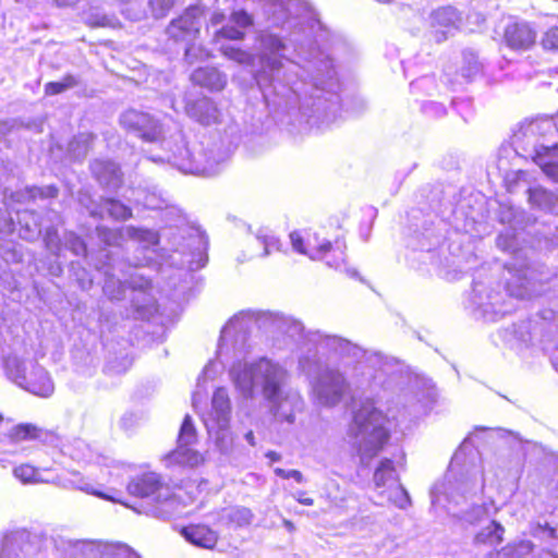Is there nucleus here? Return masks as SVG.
<instances>
[{
  "instance_id": "13d9d810",
  "label": "nucleus",
  "mask_w": 558,
  "mask_h": 558,
  "mask_svg": "<svg viewBox=\"0 0 558 558\" xmlns=\"http://www.w3.org/2000/svg\"><path fill=\"white\" fill-rule=\"evenodd\" d=\"M533 534L534 536L543 539H551L557 537L556 529L551 527L548 523H537L533 527Z\"/></svg>"
},
{
  "instance_id": "f257e3e1",
  "label": "nucleus",
  "mask_w": 558,
  "mask_h": 558,
  "mask_svg": "<svg viewBox=\"0 0 558 558\" xmlns=\"http://www.w3.org/2000/svg\"><path fill=\"white\" fill-rule=\"evenodd\" d=\"M252 1L269 26L290 35L284 39L265 29L257 36L260 68L255 80L268 108L294 121L333 122L340 109V85L332 60L311 39L322 27L317 13L306 0Z\"/></svg>"
},
{
  "instance_id": "20e7f679",
  "label": "nucleus",
  "mask_w": 558,
  "mask_h": 558,
  "mask_svg": "<svg viewBox=\"0 0 558 558\" xmlns=\"http://www.w3.org/2000/svg\"><path fill=\"white\" fill-rule=\"evenodd\" d=\"M485 480L483 471L477 468L456 474L449 471L440 485L430 492L432 504L444 507L448 513L470 524L488 519L496 510L493 500L476 504L477 495L483 493Z\"/></svg>"
},
{
  "instance_id": "ea45409f",
  "label": "nucleus",
  "mask_w": 558,
  "mask_h": 558,
  "mask_svg": "<svg viewBox=\"0 0 558 558\" xmlns=\"http://www.w3.org/2000/svg\"><path fill=\"white\" fill-rule=\"evenodd\" d=\"M253 518L254 514L248 508L240 506L227 509L223 514V519L239 527L250 525Z\"/></svg>"
},
{
  "instance_id": "4468645a",
  "label": "nucleus",
  "mask_w": 558,
  "mask_h": 558,
  "mask_svg": "<svg viewBox=\"0 0 558 558\" xmlns=\"http://www.w3.org/2000/svg\"><path fill=\"white\" fill-rule=\"evenodd\" d=\"M293 250L300 254L308 256L311 259H322L332 268L339 269L344 264L343 242L337 240L335 244L325 239H319L318 234H308L304 239L300 232L294 231L290 234Z\"/></svg>"
},
{
  "instance_id": "5701e85b",
  "label": "nucleus",
  "mask_w": 558,
  "mask_h": 558,
  "mask_svg": "<svg viewBox=\"0 0 558 558\" xmlns=\"http://www.w3.org/2000/svg\"><path fill=\"white\" fill-rule=\"evenodd\" d=\"M90 171L100 185L117 190L123 182V173L120 166L109 159H95L90 163Z\"/></svg>"
},
{
  "instance_id": "4c0bfd02",
  "label": "nucleus",
  "mask_w": 558,
  "mask_h": 558,
  "mask_svg": "<svg viewBox=\"0 0 558 558\" xmlns=\"http://www.w3.org/2000/svg\"><path fill=\"white\" fill-rule=\"evenodd\" d=\"M504 527L498 522L492 520L489 525L475 535V543L497 545L502 541Z\"/></svg>"
},
{
  "instance_id": "aec40b11",
  "label": "nucleus",
  "mask_w": 558,
  "mask_h": 558,
  "mask_svg": "<svg viewBox=\"0 0 558 558\" xmlns=\"http://www.w3.org/2000/svg\"><path fill=\"white\" fill-rule=\"evenodd\" d=\"M460 21L458 11L452 7H442L435 10L430 16L434 38L437 43L446 40L453 35Z\"/></svg>"
},
{
  "instance_id": "72a5a7b5",
  "label": "nucleus",
  "mask_w": 558,
  "mask_h": 558,
  "mask_svg": "<svg viewBox=\"0 0 558 558\" xmlns=\"http://www.w3.org/2000/svg\"><path fill=\"white\" fill-rule=\"evenodd\" d=\"M527 194L531 206L543 211H551L557 203L556 194L542 186L527 189Z\"/></svg>"
},
{
  "instance_id": "0e129e2a",
  "label": "nucleus",
  "mask_w": 558,
  "mask_h": 558,
  "mask_svg": "<svg viewBox=\"0 0 558 558\" xmlns=\"http://www.w3.org/2000/svg\"><path fill=\"white\" fill-rule=\"evenodd\" d=\"M305 493L304 492H296L293 494V497L295 500H298L301 505H304V506H313L314 505V500L312 498H306L304 497Z\"/></svg>"
},
{
  "instance_id": "69168bd1",
  "label": "nucleus",
  "mask_w": 558,
  "mask_h": 558,
  "mask_svg": "<svg viewBox=\"0 0 558 558\" xmlns=\"http://www.w3.org/2000/svg\"><path fill=\"white\" fill-rule=\"evenodd\" d=\"M118 550L120 556H124L126 558H140V556L126 545L119 546Z\"/></svg>"
},
{
  "instance_id": "3c124183",
  "label": "nucleus",
  "mask_w": 558,
  "mask_h": 558,
  "mask_svg": "<svg viewBox=\"0 0 558 558\" xmlns=\"http://www.w3.org/2000/svg\"><path fill=\"white\" fill-rule=\"evenodd\" d=\"M71 270L82 290H89L93 286V279L85 268L80 267L78 263H71Z\"/></svg>"
},
{
  "instance_id": "09e8293b",
  "label": "nucleus",
  "mask_w": 558,
  "mask_h": 558,
  "mask_svg": "<svg viewBox=\"0 0 558 558\" xmlns=\"http://www.w3.org/2000/svg\"><path fill=\"white\" fill-rule=\"evenodd\" d=\"M223 54L229 58L230 60H233L240 64H251L253 63V54L244 51L238 47L234 46H225L222 48Z\"/></svg>"
},
{
  "instance_id": "412c9836",
  "label": "nucleus",
  "mask_w": 558,
  "mask_h": 558,
  "mask_svg": "<svg viewBox=\"0 0 558 558\" xmlns=\"http://www.w3.org/2000/svg\"><path fill=\"white\" fill-rule=\"evenodd\" d=\"M58 485L65 489H77V490L99 497L105 500L120 502L119 499L114 498L113 496H111L109 494L104 493L102 484H100L89 477H85L78 472H71L64 476H59Z\"/></svg>"
},
{
  "instance_id": "de8ad7c7",
  "label": "nucleus",
  "mask_w": 558,
  "mask_h": 558,
  "mask_svg": "<svg viewBox=\"0 0 558 558\" xmlns=\"http://www.w3.org/2000/svg\"><path fill=\"white\" fill-rule=\"evenodd\" d=\"M256 241L263 246L262 257L270 255L274 251H279V240L272 234L259 231L256 235Z\"/></svg>"
},
{
  "instance_id": "680f3d73",
  "label": "nucleus",
  "mask_w": 558,
  "mask_h": 558,
  "mask_svg": "<svg viewBox=\"0 0 558 558\" xmlns=\"http://www.w3.org/2000/svg\"><path fill=\"white\" fill-rule=\"evenodd\" d=\"M14 126L13 120H0V141L3 140V137L11 132V130Z\"/></svg>"
},
{
  "instance_id": "2eb2a0df",
  "label": "nucleus",
  "mask_w": 558,
  "mask_h": 558,
  "mask_svg": "<svg viewBox=\"0 0 558 558\" xmlns=\"http://www.w3.org/2000/svg\"><path fill=\"white\" fill-rule=\"evenodd\" d=\"M59 190L54 185L46 186H26L24 190L12 191L4 189L2 204L4 208L0 207V232L11 233L15 229L14 220L9 210L15 211L19 206L29 205L37 199L46 201L56 198Z\"/></svg>"
},
{
  "instance_id": "423d86ee",
  "label": "nucleus",
  "mask_w": 558,
  "mask_h": 558,
  "mask_svg": "<svg viewBox=\"0 0 558 558\" xmlns=\"http://www.w3.org/2000/svg\"><path fill=\"white\" fill-rule=\"evenodd\" d=\"M229 347L232 348L238 359L246 355V353L240 355L229 340L226 342L221 355H219V349L217 350V356L221 362L225 351H228ZM229 373L235 388L245 399H253L257 393L265 400L274 399L279 391L286 389L289 379L288 371L280 363L267 357H260L251 363L238 360L232 364Z\"/></svg>"
},
{
  "instance_id": "f704fd0d",
  "label": "nucleus",
  "mask_w": 558,
  "mask_h": 558,
  "mask_svg": "<svg viewBox=\"0 0 558 558\" xmlns=\"http://www.w3.org/2000/svg\"><path fill=\"white\" fill-rule=\"evenodd\" d=\"M533 549L531 541L521 539L502 547L498 551H489L484 558H523Z\"/></svg>"
},
{
  "instance_id": "49530a36",
  "label": "nucleus",
  "mask_w": 558,
  "mask_h": 558,
  "mask_svg": "<svg viewBox=\"0 0 558 558\" xmlns=\"http://www.w3.org/2000/svg\"><path fill=\"white\" fill-rule=\"evenodd\" d=\"M63 247L71 251L75 256H85L87 251L85 242L73 232L64 234Z\"/></svg>"
},
{
  "instance_id": "79ce46f5",
  "label": "nucleus",
  "mask_w": 558,
  "mask_h": 558,
  "mask_svg": "<svg viewBox=\"0 0 558 558\" xmlns=\"http://www.w3.org/2000/svg\"><path fill=\"white\" fill-rule=\"evenodd\" d=\"M14 476L24 484H36L48 482L41 476V473L36 468L29 464H21L13 470Z\"/></svg>"
},
{
  "instance_id": "4d7b16f0",
  "label": "nucleus",
  "mask_w": 558,
  "mask_h": 558,
  "mask_svg": "<svg viewBox=\"0 0 558 558\" xmlns=\"http://www.w3.org/2000/svg\"><path fill=\"white\" fill-rule=\"evenodd\" d=\"M175 0H150L153 15L156 19L163 17L173 7Z\"/></svg>"
},
{
  "instance_id": "1a4fd4ad",
  "label": "nucleus",
  "mask_w": 558,
  "mask_h": 558,
  "mask_svg": "<svg viewBox=\"0 0 558 558\" xmlns=\"http://www.w3.org/2000/svg\"><path fill=\"white\" fill-rule=\"evenodd\" d=\"M389 424L386 415L372 403H365L354 412L348 437L362 462L373 459L383 449L390 437Z\"/></svg>"
},
{
  "instance_id": "b1692460",
  "label": "nucleus",
  "mask_w": 558,
  "mask_h": 558,
  "mask_svg": "<svg viewBox=\"0 0 558 558\" xmlns=\"http://www.w3.org/2000/svg\"><path fill=\"white\" fill-rule=\"evenodd\" d=\"M35 551L31 534L26 531H16L7 535L1 544L0 558L28 557Z\"/></svg>"
},
{
  "instance_id": "ddd939ff",
  "label": "nucleus",
  "mask_w": 558,
  "mask_h": 558,
  "mask_svg": "<svg viewBox=\"0 0 558 558\" xmlns=\"http://www.w3.org/2000/svg\"><path fill=\"white\" fill-rule=\"evenodd\" d=\"M231 401L228 391L223 387L215 390L211 399V409L203 416L209 437L216 448L228 454L233 448V435L230 430Z\"/></svg>"
},
{
  "instance_id": "864d4df0",
  "label": "nucleus",
  "mask_w": 558,
  "mask_h": 558,
  "mask_svg": "<svg viewBox=\"0 0 558 558\" xmlns=\"http://www.w3.org/2000/svg\"><path fill=\"white\" fill-rule=\"evenodd\" d=\"M96 233L98 239L106 245H117L120 240L119 232L107 227H97Z\"/></svg>"
},
{
  "instance_id": "f8f14e48",
  "label": "nucleus",
  "mask_w": 558,
  "mask_h": 558,
  "mask_svg": "<svg viewBox=\"0 0 558 558\" xmlns=\"http://www.w3.org/2000/svg\"><path fill=\"white\" fill-rule=\"evenodd\" d=\"M126 492L135 497L153 498L157 505L150 510V514L155 518L167 520L174 513L175 500L172 493L155 472L135 476L128 474Z\"/></svg>"
},
{
  "instance_id": "338daca9",
  "label": "nucleus",
  "mask_w": 558,
  "mask_h": 558,
  "mask_svg": "<svg viewBox=\"0 0 558 558\" xmlns=\"http://www.w3.org/2000/svg\"><path fill=\"white\" fill-rule=\"evenodd\" d=\"M433 80L430 77H422L411 83L412 88H420L427 84H430Z\"/></svg>"
},
{
  "instance_id": "052dcab7",
  "label": "nucleus",
  "mask_w": 558,
  "mask_h": 558,
  "mask_svg": "<svg viewBox=\"0 0 558 558\" xmlns=\"http://www.w3.org/2000/svg\"><path fill=\"white\" fill-rule=\"evenodd\" d=\"M275 474L281 478H293L298 483H303L304 482V476L303 474L298 471V470H284V469H281V468H276L275 469Z\"/></svg>"
},
{
  "instance_id": "4be33fe9",
  "label": "nucleus",
  "mask_w": 558,
  "mask_h": 558,
  "mask_svg": "<svg viewBox=\"0 0 558 558\" xmlns=\"http://www.w3.org/2000/svg\"><path fill=\"white\" fill-rule=\"evenodd\" d=\"M186 114L202 125H213L221 122V112L213 99L201 97L189 100L185 105Z\"/></svg>"
},
{
  "instance_id": "f03ea898",
  "label": "nucleus",
  "mask_w": 558,
  "mask_h": 558,
  "mask_svg": "<svg viewBox=\"0 0 558 558\" xmlns=\"http://www.w3.org/2000/svg\"><path fill=\"white\" fill-rule=\"evenodd\" d=\"M254 328L263 329L271 335H284L301 343V354L312 350V354H335L337 359L355 364L356 375L364 383L384 385L383 376L391 374L398 365V360L385 355L380 351H368L359 344L338 335L325 333L320 330L305 331L303 324L292 317L271 312H254L251 310L235 314L222 328L219 339V355L222 354L227 341L244 355L250 349V335Z\"/></svg>"
},
{
  "instance_id": "58836bf2",
  "label": "nucleus",
  "mask_w": 558,
  "mask_h": 558,
  "mask_svg": "<svg viewBox=\"0 0 558 558\" xmlns=\"http://www.w3.org/2000/svg\"><path fill=\"white\" fill-rule=\"evenodd\" d=\"M13 441H22L28 439H39L44 435V430L33 424H19L12 426L8 433Z\"/></svg>"
},
{
  "instance_id": "e2e57ef3",
  "label": "nucleus",
  "mask_w": 558,
  "mask_h": 558,
  "mask_svg": "<svg viewBox=\"0 0 558 558\" xmlns=\"http://www.w3.org/2000/svg\"><path fill=\"white\" fill-rule=\"evenodd\" d=\"M135 418L133 413H125L120 420L121 427L124 429L131 428L135 423Z\"/></svg>"
},
{
  "instance_id": "bf43d9fd",
  "label": "nucleus",
  "mask_w": 558,
  "mask_h": 558,
  "mask_svg": "<svg viewBox=\"0 0 558 558\" xmlns=\"http://www.w3.org/2000/svg\"><path fill=\"white\" fill-rule=\"evenodd\" d=\"M132 365V361L125 355L121 359V362L117 364L114 361H109L106 365V369L110 374H121L126 372Z\"/></svg>"
},
{
  "instance_id": "6e6552de",
  "label": "nucleus",
  "mask_w": 558,
  "mask_h": 558,
  "mask_svg": "<svg viewBox=\"0 0 558 558\" xmlns=\"http://www.w3.org/2000/svg\"><path fill=\"white\" fill-rule=\"evenodd\" d=\"M522 149L525 157L533 159L543 172L558 182V126L551 119H537L522 125L514 135V143Z\"/></svg>"
},
{
  "instance_id": "a18cd8bd",
  "label": "nucleus",
  "mask_w": 558,
  "mask_h": 558,
  "mask_svg": "<svg viewBox=\"0 0 558 558\" xmlns=\"http://www.w3.org/2000/svg\"><path fill=\"white\" fill-rule=\"evenodd\" d=\"M44 243L46 248L57 256L58 258L62 255L63 243L59 239L58 232L53 227H46L44 235Z\"/></svg>"
},
{
  "instance_id": "9b49d317",
  "label": "nucleus",
  "mask_w": 558,
  "mask_h": 558,
  "mask_svg": "<svg viewBox=\"0 0 558 558\" xmlns=\"http://www.w3.org/2000/svg\"><path fill=\"white\" fill-rule=\"evenodd\" d=\"M161 217L170 227H184L179 229L180 234L173 235V250L183 254L189 253L191 258L186 262L190 270L203 268L208 260V238L198 227L185 226L186 218L183 210L173 203L172 198L161 210Z\"/></svg>"
},
{
  "instance_id": "e433bc0d",
  "label": "nucleus",
  "mask_w": 558,
  "mask_h": 558,
  "mask_svg": "<svg viewBox=\"0 0 558 558\" xmlns=\"http://www.w3.org/2000/svg\"><path fill=\"white\" fill-rule=\"evenodd\" d=\"M171 199L170 195L158 186L147 189L143 196L144 207L151 210H162Z\"/></svg>"
},
{
  "instance_id": "dca6fc26",
  "label": "nucleus",
  "mask_w": 558,
  "mask_h": 558,
  "mask_svg": "<svg viewBox=\"0 0 558 558\" xmlns=\"http://www.w3.org/2000/svg\"><path fill=\"white\" fill-rule=\"evenodd\" d=\"M196 439L197 434L193 420L186 414L180 427L177 449L166 456L167 463L189 466L198 465L203 458L199 452L191 448L196 442Z\"/></svg>"
},
{
  "instance_id": "bb28decb",
  "label": "nucleus",
  "mask_w": 558,
  "mask_h": 558,
  "mask_svg": "<svg viewBox=\"0 0 558 558\" xmlns=\"http://www.w3.org/2000/svg\"><path fill=\"white\" fill-rule=\"evenodd\" d=\"M230 23L223 26L218 34L231 40H242L245 36V29L254 25V19L250 13L241 9L232 12Z\"/></svg>"
},
{
  "instance_id": "cd10ccee",
  "label": "nucleus",
  "mask_w": 558,
  "mask_h": 558,
  "mask_svg": "<svg viewBox=\"0 0 558 558\" xmlns=\"http://www.w3.org/2000/svg\"><path fill=\"white\" fill-rule=\"evenodd\" d=\"M90 216L104 218L105 215L114 220H126L132 217V209L116 198H104L99 204L87 207Z\"/></svg>"
},
{
  "instance_id": "2f4dec72",
  "label": "nucleus",
  "mask_w": 558,
  "mask_h": 558,
  "mask_svg": "<svg viewBox=\"0 0 558 558\" xmlns=\"http://www.w3.org/2000/svg\"><path fill=\"white\" fill-rule=\"evenodd\" d=\"M96 136L89 132L75 135L68 145V155L72 160L82 161L93 147Z\"/></svg>"
},
{
  "instance_id": "7c9ffc66",
  "label": "nucleus",
  "mask_w": 558,
  "mask_h": 558,
  "mask_svg": "<svg viewBox=\"0 0 558 558\" xmlns=\"http://www.w3.org/2000/svg\"><path fill=\"white\" fill-rule=\"evenodd\" d=\"M481 69L477 56L473 51H464L459 73L456 74L454 80L448 77V83L453 87L456 84L470 82L480 74Z\"/></svg>"
},
{
  "instance_id": "8fccbe9b",
  "label": "nucleus",
  "mask_w": 558,
  "mask_h": 558,
  "mask_svg": "<svg viewBox=\"0 0 558 558\" xmlns=\"http://www.w3.org/2000/svg\"><path fill=\"white\" fill-rule=\"evenodd\" d=\"M185 60L193 64L196 61H202L209 58V52L201 46L195 45L193 41L185 43Z\"/></svg>"
},
{
  "instance_id": "c756f323",
  "label": "nucleus",
  "mask_w": 558,
  "mask_h": 558,
  "mask_svg": "<svg viewBox=\"0 0 558 558\" xmlns=\"http://www.w3.org/2000/svg\"><path fill=\"white\" fill-rule=\"evenodd\" d=\"M187 542L203 548H213L218 539L217 533L206 525H191L182 530Z\"/></svg>"
},
{
  "instance_id": "774afa93",
  "label": "nucleus",
  "mask_w": 558,
  "mask_h": 558,
  "mask_svg": "<svg viewBox=\"0 0 558 558\" xmlns=\"http://www.w3.org/2000/svg\"><path fill=\"white\" fill-rule=\"evenodd\" d=\"M244 438L245 440L251 445V446H255L256 445V441H255V436H254V433L252 430H248L245 435H244Z\"/></svg>"
},
{
  "instance_id": "a211bd4d",
  "label": "nucleus",
  "mask_w": 558,
  "mask_h": 558,
  "mask_svg": "<svg viewBox=\"0 0 558 558\" xmlns=\"http://www.w3.org/2000/svg\"><path fill=\"white\" fill-rule=\"evenodd\" d=\"M104 272L105 282L102 290L105 295L110 300H123L126 296L128 290H132V292L138 291L144 294V298H146V293L151 287V281L144 275H132L126 283L122 282L119 278H116L109 269H105Z\"/></svg>"
},
{
  "instance_id": "a19ab883",
  "label": "nucleus",
  "mask_w": 558,
  "mask_h": 558,
  "mask_svg": "<svg viewBox=\"0 0 558 558\" xmlns=\"http://www.w3.org/2000/svg\"><path fill=\"white\" fill-rule=\"evenodd\" d=\"M386 494L387 499L400 509H407L411 505V498L408 490L400 484L396 483L392 487H387L381 492Z\"/></svg>"
},
{
  "instance_id": "c85d7f7f",
  "label": "nucleus",
  "mask_w": 558,
  "mask_h": 558,
  "mask_svg": "<svg viewBox=\"0 0 558 558\" xmlns=\"http://www.w3.org/2000/svg\"><path fill=\"white\" fill-rule=\"evenodd\" d=\"M191 78L193 83L210 90H221L227 84V75L211 66L196 69L192 73Z\"/></svg>"
},
{
  "instance_id": "6e6d98bb",
  "label": "nucleus",
  "mask_w": 558,
  "mask_h": 558,
  "mask_svg": "<svg viewBox=\"0 0 558 558\" xmlns=\"http://www.w3.org/2000/svg\"><path fill=\"white\" fill-rule=\"evenodd\" d=\"M422 112L429 118H441L446 116V107L436 101H426L422 105Z\"/></svg>"
},
{
  "instance_id": "393cba45",
  "label": "nucleus",
  "mask_w": 558,
  "mask_h": 558,
  "mask_svg": "<svg viewBox=\"0 0 558 558\" xmlns=\"http://www.w3.org/2000/svg\"><path fill=\"white\" fill-rule=\"evenodd\" d=\"M504 37L511 49L527 50L535 44L536 32L526 22H515L506 27Z\"/></svg>"
},
{
  "instance_id": "0eeeda50",
  "label": "nucleus",
  "mask_w": 558,
  "mask_h": 558,
  "mask_svg": "<svg viewBox=\"0 0 558 558\" xmlns=\"http://www.w3.org/2000/svg\"><path fill=\"white\" fill-rule=\"evenodd\" d=\"M0 361L7 377L19 387L44 398L53 393L54 385L49 373L31 359V352L23 343L14 342L7 352L0 335Z\"/></svg>"
},
{
  "instance_id": "6ab92c4d",
  "label": "nucleus",
  "mask_w": 558,
  "mask_h": 558,
  "mask_svg": "<svg viewBox=\"0 0 558 558\" xmlns=\"http://www.w3.org/2000/svg\"><path fill=\"white\" fill-rule=\"evenodd\" d=\"M269 404L270 412L278 422L293 424L295 421V412L303 409V399L301 395L292 389H283L279 391L274 399H266Z\"/></svg>"
},
{
  "instance_id": "f3484780",
  "label": "nucleus",
  "mask_w": 558,
  "mask_h": 558,
  "mask_svg": "<svg viewBox=\"0 0 558 558\" xmlns=\"http://www.w3.org/2000/svg\"><path fill=\"white\" fill-rule=\"evenodd\" d=\"M203 10L197 5L189 7L182 15L171 21L167 27L169 38L179 43H190L198 36Z\"/></svg>"
},
{
  "instance_id": "7ed1b4c3",
  "label": "nucleus",
  "mask_w": 558,
  "mask_h": 558,
  "mask_svg": "<svg viewBox=\"0 0 558 558\" xmlns=\"http://www.w3.org/2000/svg\"><path fill=\"white\" fill-rule=\"evenodd\" d=\"M121 126L147 143H160L162 156H149L154 162H168L183 173L213 177L219 173L227 153L216 142L190 143L181 131L165 138L162 123L154 116L129 109L119 118Z\"/></svg>"
},
{
  "instance_id": "5fc2aeb1",
  "label": "nucleus",
  "mask_w": 558,
  "mask_h": 558,
  "mask_svg": "<svg viewBox=\"0 0 558 558\" xmlns=\"http://www.w3.org/2000/svg\"><path fill=\"white\" fill-rule=\"evenodd\" d=\"M526 175L527 173L523 170L507 172V174L505 175V183L507 185V190L510 193H513L518 185L520 184V182L526 180Z\"/></svg>"
},
{
  "instance_id": "9d476101",
  "label": "nucleus",
  "mask_w": 558,
  "mask_h": 558,
  "mask_svg": "<svg viewBox=\"0 0 558 558\" xmlns=\"http://www.w3.org/2000/svg\"><path fill=\"white\" fill-rule=\"evenodd\" d=\"M326 356L337 357L335 354H317V351L312 354L310 349L306 354L299 356V368L311 379L317 403L332 408L342 400L348 383L341 372L327 367Z\"/></svg>"
},
{
  "instance_id": "37998d69",
  "label": "nucleus",
  "mask_w": 558,
  "mask_h": 558,
  "mask_svg": "<svg viewBox=\"0 0 558 558\" xmlns=\"http://www.w3.org/2000/svg\"><path fill=\"white\" fill-rule=\"evenodd\" d=\"M501 336L510 345L527 343L530 341L526 324L513 325L511 329H505Z\"/></svg>"
},
{
  "instance_id": "a878e982",
  "label": "nucleus",
  "mask_w": 558,
  "mask_h": 558,
  "mask_svg": "<svg viewBox=\"0 0 558 558\" xmlns=\"http://www.w3.org/2000/svg\"><path fill=\"white\" fill-rule=\"evenodd\" d=\"M19 235L28 242L36 241L43 233V225L39 215L28 207L15 209Z\"/></svg>"
},
{
  "instance_id": "603ef678",
  "label": "nucleus",
  "mask_w": 558,
  "mask_h": 558,
  "mask_svg": "<svg viewBox=\"0 0 558 558\" xmlns=\"http://www.w3.org/2000/svg\"><path fill=\"white\" fill-rule=\"evenodd\" d=\"M541 46L546 51L558 52V26H553L543 34Z\"/></svg>"
},
{
  "instance_id": "39448f33",
  "label": "nucleus",
  "mask_w": 558,
  "mask_h": 558,
  "mask_svg": "<svg viewBox=\"0 0 558 558\" xmlns=\"http://www.w3.org/2000/svg\"><path fill=\"white\" fill-rule=\"evenodd\" d=\"M502 278L506 281L505 289L495 290L492 278L482 279V271L473 279V287L468 300V307L473 314L487 322H496L506 314L514 311L513 299L523 300L531 298L535 292L530 270L507 268Z\"/></svg>"
},
{
  "instance_id": "c9c22d12",
  "label": "nucleus",
  "mask_w": 558,
  "mask_h": 558,
  "mask_svg": "<svg viewBox=\"0 0 558 558\" xmlns=\"http://www.w3.org/2000/svg\"><path fill=\"white\" fill-rule=\"evenodd\" d=\"M128 236L138 243L142 250L146 253H153L150 250L159 242L158 233L150 229L136 228L129 226L125 228Z\"/></svg>"
},
{
  "instance_id": "473e14b6",
  "label": "nucleus",
  "mask_w": 558,
  "mask_h": 558,
  "mask_svg": "<svg viewBox=\"0 0 558 558\" xmlns=\"http://www.w3.org/2000/svg\"><path fill=\"white\" fill-rule=\"evenodd\" d=\"M374 483L377 488L392 487L399 481V475L390 459H383L374 472Z\"/></svg>"
},
{
  "instance_id": "c03bdc74",
  "label": "nucleus",
  "mask_w": 558,
  "mask_h": 558,
  "mask_svg": "<svg viewBox=\"0 0 558 558\" xmlns=\"http://www.w3.org/2000/svg\"><path fill=\"white\" fill-rule=\"evenodd\" d=\"M80 84V80L72 74H66L59 82H49L45 85V94L49 96L61 94L68 89L74 88Z\"/></svg>"
}]
</instances>
